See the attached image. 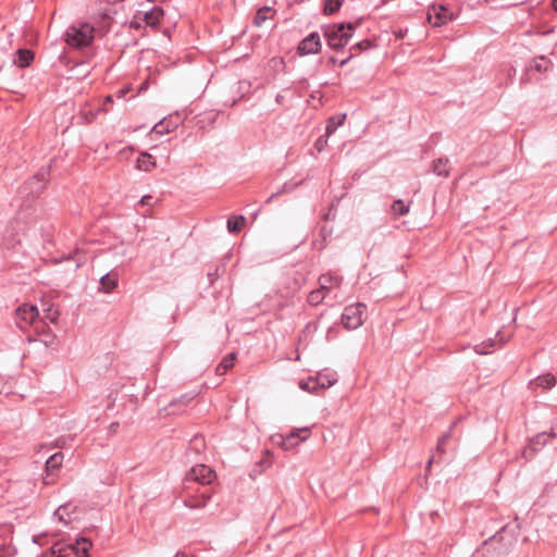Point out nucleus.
Masks as SVG:
<instances>
[{"instance_id": "5", "label": "nucleus", "mask_w": 557, "mask_h": 557, "mask_svg": "<svg viewBox=\"0 0 557 557\" xmlns=\"http://www.w3.org/2000/svg\"><path fill=\"white\" fill-rule=\"evenodd\" d=\"M51 165L41 166L37 173L23 183L20 194L36 198L46 188L50 180Z\"/></svg>"}, {"instance_id": "50", "label": "nucleus", "mask_w": 557, "mask_h": 557, "mask_svg": "<svg viewBox=\"0 0 557 557\" xmlns=\"http://www.w3.org/2000/svg\"><path fill=\"white\" fill-rule=\"evenodd\" d=\"M275 100H276L277 103H283L284 96L277 95Z\"/></svg>"}, {"instance_id": "15", "label": "nucleus", "mask_w": 557, "mask_h": 557, "mask_svg": "<svg viewBox=\"0 0 557 557\" xmlns=\"http://www.w3.org/2000/svg\"><path fill=\"white\" fill-rule=\"evenodd\" d=\"M212 491L210 487H202L196 494L189 495L184 499V505L190 509L203 508L211 499Z\"/></svg>"}, {"instance_id": "2", "label": "nucleus", "mask_w": 557, "mask_h": 557, "mask_svg": "<svg viewBox=\"0 0 557 557\" xmlns=\"http://www.w3.org/2000/svg\"><path fill=\"white\" fill-rule=\"evenodd\" d=\"M91 547V541L82 536L76 539L73 544L55 543L42 553V557H66L72 553L77 557H89V550Z\"/></svg>"}, {"instance_id": "14", "label": "nucleus", "mask_w": 557, "mask_h": 557, "mask_svg": "<svg viewBox=\"0 0 557 557\" xmlns=\"http://www.w3.org/2000/svg\"><path fill=\"white\" fill-rule=\"evenodd\" d=\"M183 123V120L181 119V115L178 112L174 114H170L169 116L164 117L151 129V133L158 134V135H164L169 134L173 131H175L181 124Z\"/></svg>"}, {"instance_id": "20", "label": "nucleus", "mask_w": 557, "mask_h": 557, "mask_svg": "<svg viewBox=\"0 0 557 557\" xmlns=\"http://www.w3.org/2000/svg\"><path fill=\"white\" fill-rule=\"evenodd\" d=\"M76 511V506H73L71 503L59 506V508L54 511V517L59 519V521L64 524H69L75 518L72 517Z\"/></svg>"}, {"instance_id": "45", "label": "nucleus", "mask_w": 557, "mask_h": 557, "mask_svg": "<svg viewBox=\"0 0 557 557\" xmlns=\"http://www.w3.org/2000/svg\"><path fill=\"white\" fill-rule=\"evenodd\" d=\"M101 18L103 21H106V24H104V27L109 28L110 27V22H111V16L108 12H102L101 13Z\"/></svg>"}, {"instance_id": "25", "label": "nucleus", "mask_w": 557, "mask_h": 557, "mask_svg": "<svg viewBox=\"0 0 557 557\" xmlns=\"http://www.w3.org/2000/svg\"><path fill=\"white\" fill-rule=\"evenodd\" d=\"M63 459L64 455L61 451L51 455L46 461L47 472L53 474L55 471H58L62 466Z\"/></svg>"}, {"instance_id": "8", "label": "nucleus", "mask_w": 557, "mask_h": 557, "mask_svg": "<svg viewBox=\"0 0 557 557\" xmlns=\"http://www.w3.org/2000/svg\"><path fill=\"white\" fill-rule=\"evenodd\" d=\"M39 321V311L35 305L23 304L16 308L15 323L22 331H26L27 327L34 330Z\"/></svg>"}, {"instance_id": "16", "label": "nucleus", "mask_w": 557, "mask_h": 557, "mask_svg": "<svg viewBox=\"0 0 557 557\" xmlns=\"http://www.w3.org/2000/svg\"><path fill=\"white\" fill-rule=\"evenodd\" d=\"M429 20L434 26H442L453 20V13L444 5L433 7L429 13Z\"/></svg>"}, {"instance_id": "35", "label": "nucleus", "mask_w": 557, "mask_h": 557, "mask_svg": "<svg viewBox=\"0 0 557 557\" xmlns=\"http://www.w3.org/2000/svg\"><path fill=\"white\" fill-rule=\"evenodd\" d=\"M299 387L302 391H306V392H309V393H312V394H315V393L319 392L314 377H309L306 381L301 380L299 382Z\"/></svg>"}, {"instance_id": "17", "label": "nucleus", "mask_w": 557, "mask_h": 557, "mask_svg": "<svg viewBox=\"0 0 557 557\" xmlns=\"http://www.w3.org/2000/svg\"><path fill=\"white\" fill-rule=\"evenodd\" d=\"M197 396L196 392H188L181 395L178 398H174L168 406L169 413L177 414L181 412V408L188 406V404Z\"/></svg>"}, {"instance_id": "3", "label": "nucleus", "mask_w": 557, "mask_h": 557, "mask_svg": "<svg viewBox=\"0 0 557 557\" xmlns=\"http://www.w3.org/2000/svg\"><path fill=\"white\" fill-rule=\"evenodd\" d=\"M507 527H503L498 532H496L488 540L484 541L481 547L478 549L476 554L482 557H505L512 545L511 540L505 541L504 533L506 532Z\"/></svg>"}, {"instance_id": "26", "label": "nucleus", "mask_w": 557, "mask_h": 557, "mask_svg": "<svg viewBox=\"0 0 557 557\" xmlns=\"http://www.w3.org/2000/svg\"><path fill=\"white\" fill-rule=\"evenodd\" d=\"M245 223L246 218L244 215H231L226 222L227 231L231 234H237L242 231Z\"/></svg>"}, {"instance_id": "29", "label": "nucleus", "mask_w": 557, "mask_h": 557, "mask_svg": "<svg viewBox=\"0 0 557 557\" xmlns=\"http://www.w3.org/2000/svg\"><path fill=\"white\" fill-rule=\"evenodd\" d=\"M536 385L543 387L544 389H550L556 384V377L552 373H546L543 375H539L535 379Z\"/></svg>"}, {"instance_id": "39", "label": "nucleus", "mask_w": 557, "mask_h": 557, "mask_svg": "<svg viewBox=\"0 0 557 557\" xmlns=\"http://www.w3.org/2000/svg\"><path fill=\"white\" fill-rule=\"evenodd\" d=\"M450 438V431L444 433L437 441V445H436V450L440 451V453H444L445 451V445L447 444V442L449 441Z\"/></svg>"}, {"instance_id": "48", "label": "nucleus", "mask_w": 557, "mask_h": 557, "mask_svg": "<svg viewBox=\"0 0 557 557\" xmlns=\"http://www.w3.org/2000/svg\"><path fill=\"white\" fill-rule=\"evenodd\" d=\"M507 72H508V77H509V78H512V77L516 75V67H513V66H511V65H510V66L507 69Z\"/></svg>"}, {"instance_id": "49", "label": "nucleus", "mask_w": 557, "mask_h": 557, "mask_svg": "<svg viewBox=\"0 0 557 557\" xmlns=\"http://www.w3.org/2000/svg\"><path fill=\"white\" fill-rule=\"evenodd\" d=\"M281 191H277V193H274L272 194L268 199H267V203L271 202L273 200L274 197H276Z\"/></svg>"}, {"instance_id": "57", "label": "nucleus", "mask_w": 557, "mask_h": 557, "mask_svg": "<svg viewBox=\"0 0 557 557\" xmlns=\"http://www.w3.org/2000/svg\"><path fill=\"white\" fill-rule=\"evenodd\" d=\"M107 101H112V97H111V96H108V97H107Z\"/></svg>"}, {"instance_id": "51", "label": "nucleus", "mask_w": 557, "mask_h": 557, "mask_svg": "<svg viewBox=\"0 0 557 557\" xmlns=\"http://www.w3.org/2000/svg\"><path fill=\"white\" fill-rule=\"evenodd\" d=\"M119 426V422H113L110 424L111 430H115Z\"/></svg>"}, {"instance_id": "23", "label": "nucleus", "mask_w": 557, "mask_h": 557, "mask_svg": "<svg viewBox=\"0 0 557 557\" xmlns=\"http://www.w3.org/2000/svg\"><path fill=\"white\" fill-rule=\"evenodd\" d=\"M156 166L154 158L148 152H140L137 158V169L149 172Z\"/></svg>"}, {"instance_id": "28", "label": "nucleus", "mask_w": 557, "mask_h": 557, "mask_svg": "<svg viewBox=\"0 0 557 557\" xmlns=\"http://www.w3.org/2000/svg\"><path fill=\"white\" fill-rule=\"evenodd\" d=\"M448 159H437L434 160L432 163V171L437 174L438 176H448L449 171L447 169Z\"/></svg>"}, {"instance_id": "43", "label": "nucleus", "mask_w": 557, "mask_h": 557, "mask_svg": "<svg viewBox=\"0 0 557 557\" xmlns=\"http://www.w3.org/2000/svg\"><path fill=\"white\" fill-rule=\"evenodd\" d=\"M218 272H219V268H216L213 272H209L208 273V278H209V284L210 285H213V283L218 278V276H219Z\"/></svg>"}, {"instance_id": "7", "label": "nucleus", "mask_w": 557, "mask_h": 557, "mask_svg": "<svg viewBox=\"0 0 557 557\" xmlns=\"http://www.w3.org/2000/svg\"><path fill=\"white\" fill-rule=\"evenodd\" d=\"M367 306L361 302L345 307L342 313V323L347 330H356L364 322Z\"/></svg>"}, {"instance_id": "30", "label": "nucleus", "mask_w": 557, "mask_h": 557, "mask_svg": "<svg viewBox=\"0 0 557 557\" xmlns=\"http://www.w3.org/2000/svg\"><path fill=\"white\" fill-rule=\"evenodd\" d=\"M314 380L319 391L331 387L337 381L335 377H332L326 374H319L317 377H314Z\"/></svg>"}, {"instance_id": "41", "label": "nucleus", "mask_w": 557, "mask_h": 557, "mask_svg": "<svg viewBox=\"0 0 557 557\" xmlns=\"http://www.w3.org/2000/svg\"><path fill=\"white\" fill-rule=\"evenodd\" d=\"M331 281H332L331 276H329V275H321L320 278H319L320 288H322L323 290L327 292L329 288H327L326 284L330 283Z\"/></svg>"}, {"instance_id": "19", "label": "nucleus", "mask_w": 557, "mask_h": 557, "mask_svg": "<svg viewBox=\"0 0 557 557\" xmlns=\"http://www.w3.org/2000/svg\"><path fill=\"white\" fill-rule=\"evenodd\" d=\"M119 283V274L116 271H111L104 275H102L99 280V290L102 293H111Z\"/></svg>"}, {"instance_id": "38", "label": "nucleus", "mask_w": 557, "mask_h": 557, "mask_svg": "<svg viewBox=\"0 0 557 557\" xmlns=\"http://www.w3.org/2000/svg\"><path fill=\"white\" fill-rule=\"evenodd\" d=\"M374 47V44L373 41H371L370 39H363L359 42H357L356 45H354L349 51H354V50H358V51H366V50H369L371 48Z\"/></svg>"}, {"instance_id": "6", "label": "nucleus", "mask_w": 557, "mask_h": 557, "mask_svg": "<svg viewBox=\"0 0 557 557\" xmlns=\"http://www.w3.org/2000/svg\"><path fill=\"white\" fill-rule=\"evenodd\" d=\"M553 69V62L545 55H539L531 60L529 65L525 66L521 77L520 84L527 85L532 82L539 81L535 73L545 74Z\"/></svg>"}, {"instance_id": "53", "label": "nucleus", "mask_w": 557, "mask_h": 557, "mask_svg": "<svg viewBox=\"0 0 557 557\" xmlns=\"http://www.w3.org/2000/svg\"><path fill=\"white\" fill-rule=\"evenodd\" d=\"M63 445H64V444H63V443H61V440H57V446H58V447H63Z\"/></svg>"}, {"instance_id": "24", "label": "nucleus", "mask_w": 557, "mask_h": 557, "mask_svg": "<svg viewBox=\"0 0 557 557\" xmlns=\"http://www.w3.org/2000/svg\"><path fill=\"white\" fill-rule=\"evenodd\" d=\"M346 120V113H341L329 117L325 126V135H332L337 127L342 126Z\"/></svg>"}, {"instance_id": "36", "label": "nucleus", "mask_w": 557, "mask_h": 557, "mask_svg": "<svg viewBox=\"0 0 557 557\" xmlns=\"http://www.w3.org/2000/svg\"><path fill=\"white\" fill-rule=\"evenodd\" d=\"M496 345V341L490 338L488 341L482 342L474 346V351L479 355H486L488 354V349L491 347H494Z\"/></svg>"}, {"instance_id": "58", "label": "nucleus", "mask_w": 557, "mask_h": 557, "mask_svg": "<svg viewBox=\"0 0 557 557\" xmlns=\"http://www.w3.org/2000/svg\"><path fill=\"white\" fill-rule=\"evenodd\" d=\"M433 459L431 458L429 461H428V466H431Z\"/></svg>"}, {"instance_id": "1", "label": "nucleus", "mask_w": 557, "mask_h": 557, "mask_svg": "<svg viewBox=\"0 0 557 557\" xmlns=\"http://www.w3.org/2000/svg\"><path fill=\"white\" fill-rule=\"evenodd\" d=\"M361 24V21L334 23L322 25L321 30L326 40L327 46L335 51L344 49L351 39L355 30Z\"/></svg>"}, {"instance_id": "33", "label": "nucleus", "mask_w": 557, "mask_h": 557, "mask_svg": "<svg viewBox=\"0 0 557 557\" xmlns=\"http://www.w3.org/2000/svg\"><path fill=\"white\" fill-rule=\"evenodd\" d=\"M410 205L405 203L401 199H397L392 205V211L396 215H406L409 212Z\"/></svg>"}, {"instance_id": "12", "label": "nucleus", "mask_w": 557, "mask_h": 557, "mask_svg": "<svg viewBox=\"0 0 557 557\" xmlns=\"http://www.w3.org/2000/svg\"><path fill=\"white\" fill-rule=\"evenodd\" d=\"M309 429H300L298 431H293L286 436L280 435L277 440H274L275 443L281 446L284 450H289L300 442L305 441L309 436Z\"/></svg>"}, {"instance_id": "55", "label": "nucleus", "mask_w": 557, "mask_h": 557, "mask_svg": "<svg viewBox=\"0 0 557 557\" xmlns=\"http://www.w3.org/2000/svg\"><path fill=\"white\" fill-rule=\"evenodd\" d=\"M330 61H331L332 63H334V64L337 62L336 58H334V57H331V58H330Z\"/></svg>"}, {"instance_id": "22", "label": "nucleus", "mask_w": 557, "mask_h": 557, "mask_svg": "<svg viewBox=\"0 0 557 557\" xmlns=\"http://www.w3.org/2000/svg\"><path fill=\"white\" fill-rule=\"evenodd\" d=\"M205 448H206V442H205L203 436L195 435L189 442L186 455H187V457H190L191 454L199 455L205 450Z\"/></svg>"}, {"instance_id": "13", "label": "nucleus", "mask_w": 557, "mask_h": 557, "mask_svg": "<svg viewBox=\"0 0 557 557\" xmlns=\"http://www.w3.org/2000/svg\"><path fill=\"white\" fill-rule=\"evenodd\" d=\"M555 436L556 433L554 432H542L536 434L533 438H531L529 446L523 449L522 456L527 460L532 459L535 456L536 451L540 450L543 446H545L549 438H553Z\"/></svg>"}, {"instance_id": "56", "label": "nucleus", "mask_w": 557, "mask_h": 557, "mask_svg": "<svg viewBox=\"0 0 557 557\" xmlns=\"http://www.w3.org/2000/svg\"><path fill=\"white\" fill-rule=\"evenodd\" d=\"M34 543L39 544V536H34Z\"/></svg>"}, {"instance_id": "37", "label": "nucleus", "mask_w": 557, "mask_h": 557, "mask_svg": "<svg viewBox=\"0 0 557 557\" xmlns=\"http://www.w3.org/2000/svg\"><path fill=\"white\" fill-rule=\"evenodd\" d=\"M59 314V310L51 306L45 310V315L40 320H44V322L49 320L51 323H55L58 321Z\"/></svg>"}, {"instance_id": "47", "label": "nucleus", "mask_w": 557, "mask_h": 557, "mask_svg": "<svg viewBox=\"0 0 557 557\" xmlns=\"http://www.w3.org/2000/svg\"><path fill=\"white\" fill-rule=\"evenodd\" d=\"M352 58L354 53L350 51L349 55L346 59L339 61V66H345Z\"/></svg>"}, {"instance_id": "54", "label": "nucleus", "mask_w": 557, "mask_h": 557, "mask_svg": "<svg viewBox=\"0 0 557 557\" xmlns=\"http://www.w3.org/2000/svg\"><path fill=\"white\" fill-rule=\"evenodd\" d=\"M553 7H554L555 11H557V0H553Z\"/></svg>"}, {"instance_id": "4", "label": "nucleus", "mask_w": 557, "mask_h": 557, "mask_svg": "<svg viewBox=\"0 0 557 557\" xmlns=\"http://www.w3.org/2000/svg\"><path fill=\"white\" fill-rule=\"evenodd\" d=\"M65 42L73 48L83 49L92 44L95 38V28L88 23H83L78 26H70L65 34Z\"/></svg>"}, {"instance_id": "31", "label": "nucleus", "mask_w": 557, "mask_h": 557, "mask_svg": "<svg viewBox=\"0 0 557 557\" xmlns=\"http://www.w3.org/2000/svg\"><path fill=\"white\" fill-rule=\"evenodd\" d=\"M343 0H324L323 13L325 15H333L339 11Z\"/></svg>"}, {"instance_id": "52", "label": "nucleus", "mask_w": 557, "mask_h": 557, "mask_svg": "<svg viewBox=\"0 0 557 557\" xmlns=\"http://www.w3.org/2000/svg\"><path fill=\"white\" fill-rule=\"evenodd\" d=\"M215 116H216V114H213V113H212V114H210V115H209V121H210V122H213V121H214V119H215Z\"/></svg>"}, {"instance_id": "34", "label": "nucleus", "mask_w": 557, "mask_h": 557, "mask_svg": "<svg viewBox=\"0 0 557 557\" xmlns=\"http://www.w3.org/2000/svg\"><path fill=\"white\" fill-rule=\"evenodd\" d=\"M324 292L325 290H323L322 288L314 289V290L310 292L309 295H308V299H307L308 302L311 306L320 305L323 301L324 297H325Z\"/></svg>"}, {"instance_id": "44", "label": "nucleus", "mask_w": 557, "mask_h": 557, "mask_svg": "<svg viewBox=\"0 0 557 557\" xmlns=\"http://www.w3.org/2000/svg\"><path fill=\"white\" fill-rule=\"evenodd\" d=\"M153 199L152 196L150 195H145L141 197L139 203L143 205V206H149L151 203V200Z\"/></svg>"}, {"instance_id": "21", "label": "nucleus", "mask_w": 557, "mask_h": 557, "mask_svg": "<svg viewBox=\"0 0 557 557\" xmlns=\"http://www.w3.org/2000/svg\"><path fill=\"white\" fill-rule=\"evenodd\" d=\"M164 16V11L161 7H153L144 14L143 21L146 25L156 27L160 24Z\"/></svg>"}, {"instance_id": "32", "label": "nucleus", "mask_w": 557, "mask_h": 557, "mask_svg": "<svg viewBox=\"0 0 557 557\" xmlns=\"http://www.w3.org/2000/svg\"><path fill=\"white\" fill-rule=\"evenodd\" d=\"M272 11L270 7L260 8L253 18V23L256 26H261L268 18V14Z\"/></svg>"}, {"instance_id": "40", "label": "nucleus", "mask_w": 557, "mask_h": 557, "mask_svg": "<svg viewBox=\"0 0 557 557\" xmlns=\"http://www.w3.org/2000/svg\"><path fill=\"white\" fill-rule=\"evenodd\" d=\"M272 458H273V455L269 450H265L264 458H262L258 465L263 466V467H269L272 462Z\"/></svg>"}, {"instance_id": "18", "label": "nucleus", "mask_w": 557, "mask_h": 557, "mask_svg": "<svg viewBox=\"0 0 557 557\" xmlns=\"http://www.w3.org/2000/svg\"><path fill=\"white\" fill-rule=\"evenodd\" d=\"M35 59V53L30 49L20 48L15 52L14 64L21 69L28 67Z\"/></svg>"}, {"instance_id": "27", "label": "nucleus", "mask_w": 557, "mask_h": 557, "mask_svg": "<svg viewBox=\"0 0 557 557\" xmlns=\"http://www.w3.org/2000/svg\"><path fill=\"white\" fill-rule=\"evenodd\" d=\"M236 359L235 352L227 354L221 362L216 366L215 372L218 375L225 374L230 369L234 367V361Z\"/></svg>"}, {"instance_id": "9", "label": "nucleus", "mask_w": 557, "mask_h": 557, "mask_svg": "<svg viewBox=\"0 0 557 557\" xmlns=\"http://www.w3.org/2000/svg\"><path fill=\"white\" fill-rule=\"evenodd\" d=\"M35 337L28 335V341H39L46 347H54L57 344V336L52 333L51 329L48 326L47 322L44 320L37 322L34 329Z\"/></svg>"}, {"instance_id": "11", "label": "nucleus", "mask_w": 557, "mask_h": 557, "mask_svg": "<svg viewBox=\"0 0 557 557\" xmlns=\"http://www.w3.org/2000/svg\"><path fill=\"white\" fill-rule=\"evenodd\" d=\"M215 476V472L203 463L194 466L188 473L190 480L201 484L203 487H207L206 485L210 484Z\"/></svg>"}, {"instance_id": "42", "label": "nucleus", "mask_w": 557, "mask_h": 557, "mask_svg": "<svg viewBox=\"0 0 557 557\" xmlns=\"http://www.w3.org/2000/svg\"><path fill=\"white\" fill-rule=\"evenodd\" d=\"M326 144V139L324 138V136H320L315 143H314V147L318 151H321L323 148H324V145Z\"/></svg>"}, {"instance_id": "10", "label": "nucleus", "mask_w": 557, "mask_h": 557, "mask_svg": "<svg viewBox=\"0 0 557 557\" xmlns=\"http://www.w3.org/2000/svg\"><path fill=\"white\" fill-rule=\"evenodd\" d=\"M322 48L321 38L319 33L312 32L306 36L297 47V53L299 55H308L319 53Z\"/></svg>"}, {"instance_id": "46", "label": "nucleus", "mask_w": 557, "mask_h": 557, "mask_svg": "<svg viewBox=\"0 0 557 557\" xmlns=\"http://www.w3.org/2000/svg\"><path fill=\"white\" fill-rule=\"evenodd\" d=\"M129 27L133 28V29L139 30L143 26H141L140 22H138L136 20H133L129 23Z\"/></svg>"}]
</instances>
